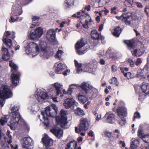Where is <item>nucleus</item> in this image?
Here are the masks:
<instances>
[{"mask_svg":"<svg viewBox=\"0 0 149 149\" xmlns=\"http://www.w3.org/2000/svg\"><path fill=\"white\" fill-rule=\"evenodd\" d=\"M75 113L78 116H84L85 115L83 110L79 108H77L75 111Z\"/></svg>","mask_w":149,"mask_h":149,"instance_id":"58836bf2","label":"nucleus"},{"mask_svg":"<svg viewBox=\"0 0 149 149\" xmlns=\"http://www.w3.org/2000/svg\"><path fill=\"white\" fill-rule=\"evenodd\" d=\"M64 3L65 6L68 8L74 5H76L78 4L77 1L75 0H66Z\"/></svg>","mask_w":149,"mask_h":149,"instance_id":"b1692460","label":"nucleus"},{"mask_svg":"<svg viewBox=\"0 0 149 149\" xmlns=\"http://www.w3.org/2000/svg\"><path fill=\"white\" fill-rule=\"evenodd\" d=\"M50 131L59 139L60 138L63 136V130L59 127H53L50 129Z\"/></svg>","mask_w":149,"mask_h":149,"instance_id":"6ab92c4d","label":"nucleus"},{"mask_svg":"<svg viewBox=\"0 0 149 149\" xmlns=\"http://www.w3.org/2000/svg\"><path fill=\"white\" fill-rule=\"evenodd\" d=\"M6 137H4V139L5 141L7 142L8 144H10L12 142V137L11 135H8Z\"/></svg>","mask_w":149,"mask_h":149,"instance_id":"79ce46f5","label":"nucleus"},{"mask_svg":"<svg viewBox=\"0 0 149 149\" xmlns=\"http://www.w3.org/2000/svg\"><path fill=\"white\" fill-rule=\"evenodd\" d=\"M10 35V33L9 31H7L5 32L3 38V42L9 48H10L12 46L11 40L8 38V37Z\"/></svg>","mask_w":149,"mask_h":149,"instance_id":"f3484780","label":"nucleus"},{"mask_svg":"<svg viewBox=\"0 0 149 149\" xmlns=\"http://www.w3.org/2000/svg\"><path fill=\"white\" fill-rule=\"evenodd\" d=\"M9 117L10 116L8 115H5L3 117H2L0 120L1 124L2 125H4L6 123Z\"/></svg>","mask_w":149,"mask_h":149,"instance_id":"c9c22d12","label":"nucleus"},{"mask_svg":"<svg viewBox=\"0 0 149 149\" xmlns=\"http://www.w3.org/2000/svg\"><path fill=\"white\" fill-rule=\"evenodd\" d=\"M11 66V74L10 76L11 81L12 85L16 86L19 82L20 74L17 72L18 67L17 66Z\"/></svg>","mask_w":149,"mask_h":149,"instance_id":"0eeeda50","label":"nucleus"},{"mask_svg":"<svg viewBox=\"0 0 149 149\" xmlns=\"http://www.w3.org/2000/svg\"><path fill=\"white\" fill-rule=\"evenodd\" d=\"M32 18L33 22H34V21H37L39 19V17L36 16H33Z\"/></svg>","mask_w":149,"mask_h":149,"instance_id":"4d7b16f0","label":"nucleus"},{"mask_svg":"<svg viewBox=\"0 0 149 149\" xmlns=\"http://www.w3.org/2000/svg\"><path fill=\"white\" fill-rule=\"evenodd\" d=\"M146 74L148 78H149V68L148 66H145L143 69L142 70Z\"/></svg>","mask_w":149,"mask_h":149,"instance_id":"37998d69","label":"nucleus"},{"mask_svg":"<svg viewBox=\"0 0 149 149\" xmlns=\"http://www.w3.org/2000/svg\"><path fill=\"white\" fill-rule=\"evenodd\" d=\"M142 63V61L141 59L139 58L137 59V61L136 62V65H138L139 64H141Z\"/></svg>","mask_w":149,"mask_h":149,"instance_id":"69168bd1","label":"nucleus"},{"mask_svg":"<svg viewBox=\"0 0 149 149\" xmlns=\"http://www.w3.org/2000/svg\"><path fill=\"white\" fill-rule=\"evenodd\" d=\"M145 12L146 15L148 17H149V7L146 6L145 8Z\"/></svg>","mask_w":149,"mask_h":149,"instance_id":"5fc2aeb1","label":"nucleus"},{"mask_svg":"<svg viewBox=\"0 0 149 149\" xmlns=\"http://www.w3.org/2000/svg\"><path fill=\"white\" fill-rule=\"evenodd\" d=\"M23 140V142L22 146L23 148L28 149L33 148L34 143L31 138L29 137H25Z\"/></svg>","mask_w":149,"mask_h":149,"instance_id":"f8f14e48","label":"nucleus"},{"mask_svg":"<svg viewBox=\"0 0 149 149\" xmlns=\"http://www.w3.org/2000/svg\"><path fill=\"white\" fill-rule=\"evenodd\" d=\"M124 118V117L122 118H121V120L120 121L119 124L121 126L124 125L126 123V120Z\"/></svg>","mask_w":149,"mask_h":149,"instance_id":"49530a36","label":"nucleus"},{"mask_svg":"<svg viewBox=\"0 0 149 149\" xmlns=\"http://www.w3.org/2000/svg\"><path fill=\"white\" fill-rule=\"evenodd\" d=\"M65 68V66H55L54 68L56 73L59 74L61 73Z\"/></svg>","mask_w":149,"mask_h":149,"instance_id":"c85d7f7f","label":"nucleus"},{"mask_svg":"<svg viewBox=\"0 0 149 149\" xmlns=\"http://www.w3.org/2000/svg\"><path fill=\"white\" fill-rule=\"evenodd\" d=\"M141 88L143 91L146 94H149V84L145 82H143Z\"/></svg>","mask_w":149,"mask_h":149,"instance_id":"5701e85b","label":"nucleus"},{"mask_svg":"<svg viewBox=\"0 0 149 149\" xmlns=\"http://www.w3.org/2000/svg\"><path fill=\"white\" fill-rule=\"evenodd\" d=\"M12 96V93L8 86L7 85H2L0 91V104L2 107L5 103V99L10 98Z\"/></svg>","mask_w":149,"mask_h":149,"instance_id":"39448f33","label":"nucleus"},{"mask_svg":"<svg viewBox=\"0 0 149 149\" xmlns=\"http://www.w3.org/2000/svg\"><path fill=\"white\" fill-rule=\"evenodd\" d=\"M128 61L130 65H134V62L133 60L132 59L130 58H129Z\"/></svg>","mask_w":149,"mask_h":149,"instance_id":"338daca9","label":"nucleus"},{"mask_svg":"<svg viewBox=\"0 0 149 149\" xmlns=\"http://www.w3.org/2000/svg\"><path fill=\"white\" fill-rule=\"evenodd\" d=\"M138 135L145 142H147L149 140V134H144L143 127L141 125H140L139 126L138 131Z\"/></svg>","mask_w":149,"mask_h":149,"instance_id":"4468645a","label":"nucleus"},{"mask_svg":"<svg viewBox=\"0 0 149 149\" xmlns=\"http://www.w3.org/2000/svg\"><path fill=\"white\" fill-rule=\"evenodd\" d=\"M56 32L54 29H51L47 31L46 34V38L49 41L53 42L55 38Z\"/></svg>","mask_w":149,"mask_h":149,"instance_id":"a211bd4d","label":"nucleus"},{"mask_svg":"<svg viewBox=\"0 0 149 149\" xmlns=\"http://www.w3.org/2000/svg\"><path fill=\"white\" fill-rule=\"evenodd\" d=\"M39 45L40 49V52L39 47L36 43L32 42L28 43L25 47L26 53L31 55L32 57H34L39 53L40 56L43 58H49V55L47 51V43L44 41H41Z\"/></svg>","mask_w":149,"mask_h":149,"instance_id":"f257e3e1","label":"nucleus"},{"mask_svg":"<svg viewBox=\"0 0 149 149\" xmlns=\"http://www.w3.org/2000/svg\"><path fill=\"white\" fill-rule=\"evenodd\" d=\"M1 148L2 149H9L10 146L9 144L7 143V142L5 141H1L0 143Z\"/></svg>","mask_w":149,"mask_h":149,"instance_id":"e433bc0d","label":"nucleus"},{"mask_svg":"<svg viewBox=\"0 0 149 149\" xmlns=\"http://www.w3.org/2000/svg\"><path fill=\"white\" fill-rule=\"evenodd\" d=\"M19 109V105H15L11 108V112L10 115L11 116L10 121L8 124L11 129L13 128V126L15 124L18 123L22 124L24 123V120L21 117L18 110Z\"/></svg>","mask_w":149,"mask_h":149,"instance_id":"7ed1b4c3","label":"nucleus"},{"mask_svg":"<svg viewBox=\"0 0 149 149\" xmlns=\"http://www.w3.org/2000/svg\"><path fill=\"white\" fill-rule=\"evenodd\" d=\"M144 30L145 32H149V26L148 25H145L144 27Z\"/></svg>","mask_w":149,"mask_h":149,"instance_id":"774afa93","label":"nucleus"},{"mask_svg":"<svg viewBox=\"0 0 149 149\" xmlns=\"http://www.w3.org/2000/svg\"><path fill=\"white\" fill-rule=\"evenodd\" d=\"M12 13L14 15H20L22 12L21 6L17 3H14L12 9Z\"/></svg>","mask_w":149,"mask_h":149,"instance_id":"2eb2a0df","label":"nucleus"},{"mask_svg":"<svg viewBox=\"0 0 149 149\" xmlns=\"http://www.w3.org/2000/svg\"><path fill=\"white\" fill-rule=\"evenodd\" d=\"M105 134L106 136L108 138H110L111 136V132L108 131H106L105 132Z\"/></svg>","mask_w":149,"mask_h":149,"instance_id":"bf43d9fd","label":"nucleus"},{"mask_svg":"<svg viewBox=\"0 0 149 149\" xmlns=\"http://www.w3.org/2000/svg\"><path fill=\"white\" fill-rule=\"evenodd\" d=\"M43 33L42 29L38 27L34 30H32L31 31L29 35V37L31 40H35L40 38Z\"/></svg>","mask_w":149,"mask_h":149,"instance_id":"1a4fd4ad","label":"nucleus"},{"mask_svg":"<svg viewBox=\"0 0 149 149\" xmlns=\"http://www.w3.org/2000/svg\"><path fill=\"white\" fill-rule=\"evenodd\" d=\"M95 69L93 66H85V71L92 73H93L95 71Z\"/></svg>","mask_w":149,"mask_h":149,"instance_id":"f704fd0d","label":"nucleus"},{"mask_svg":"<svg viewBox=\"0 0 149 149\" xmlns=\"http://www.w3.org/2000/svg\"><path fill=\"white\" fill-rule=\"evenodd\" d=\"M67 21H63L60 24V27L63 28L64 27V25L67 24Z\"/></svg>","mask_w":149,"mask_h":149,"instance_id":"680f3d73","label":"nucleus"},{"mask_svg":"<svg viewBox=\"0 0 149 149\" xmlns=\"http://www.w3.org/2000/svg\"><path fill=\"white\" fill-rule=\"evenodd\" d=\"M85 45L84 40V39H82L81 40H78L75 45V48L77 52L79 54L81 55L85 53L86 51L85 50L81 51L80 49L84 47Z\"/></svg>","mask_w":149,"mask_h":149,"instance_id":"ddd939ff","label":"nucleus"},{"mask_svg":"<svg viewBox=\"0 0 149 149\" xmlns=\"http://www.w3.org/2000/svg\"><path fill=\"white\" fill-rule=\"evenodd\" d=\"M81 87L90 98L95 97L97 91L96 89L87 83H83Z\"/></svg>","mask_w":149,"mask_h":149,"instance_id":"423d86ee","label":"nucleus"},{"mask_svg":"<svg viewBox=\"0 0 149 149\" xmlns=\"http://www.w3.org/2000/svg\"><path fill=\"white\" fill-rule=\"evenodd\" d=\"M109 81L110 84H113L116 86H118V82L116 78L115 77H113L112 79L109 80Z\"/></svg>","mask_w":149,"mask_h":149,"instance_id":"c03bdc74","label":"nucleus"},{"mask_svg":"<svg viewBox=\"0 0 149 149\" xmlns=\"http://www.w3.org/2000/svg\"><path fill=\"white\" fill-rule=\"evenodd\" d=\"M124 76L127 78L129 79L131 78L132 77L131 75V74L130 72H128L126 73H124Z\"/></svg>","mask_w":149,"mask_h":149,"instance_id":"09e8293b","label":"nucleus"},{"mask_svg":"<svg viewBox=\"0 0 149 149\" xmlns=\"http://www.w3.org/2000/svg\"><path fill=\"white\" fill-rule=\"evenodd\" d=\"M31 110L33 112H36L39 110V108L37 105H34L32 106Z\"/></svg>","mask_w":149,"mask_h":149,"instance_id":"a18cd8bd","label":"nucleus"},{"mask_svg":"<svg viewBox=\"0 0 149 149\" xmlns=\"http://www.w3.org/2000/svg\"><path fill=\"white\" fill-rule=\"evenodd\" d=\"M57 108L55 104H53L51 108L47 106L45 108V111L41 112L38 117L40 121L43 123L47 127H48L49 125L48 117H55L57 114Z\"/></svg>","mask_w":149,"mask_h":149,"instance_id":"f03ea898","label":"nucleus"},{"mask_svg":"<svg viewBox=\"0 0 149 149\" xmlns=\"http://www.w3.org/2000/svg\"><path fill=\"white\" fill-rule=\"evenodd\" d=\"M135 1L134 0H125L124 5L129 7H133L135 6Z\"/></svg>","mask_w":149,"mask_h":149,"instance_id":"7c9ffc66","label":"nucleus"},{"mask_svg":"<svg viewBox=\"0 0 149 149\" xmlns=\"http://www.w3.org/2000/svg\"><path fill=\"white\" fill-rule=\"evenodd\" d=\"M124 42L130 49H133L135 47V42L133 40H125Z\"/></svg>","mask_w":149,"mask_h":149,"instance_id":"c756f323","label":"nucleus"},{"mask_svg":"<svg viewBox=\"0 0 149 149\" xmlns=\"http://www.w3.org/2000/svg\"><path fill=\"white\" fill-rule=\"evenodd\" d=\"M67 112L63 110H62L60 112V116L57 117L56 120L57 124H59L61 127L66 128V126L68 122L66 115Z\"/></svg>","mask_w":149,"mask_h":149,"instance_id":"6e6552de","label":"nucleus"},{"mask_svg":"<svg viewBox=\"0 0 149 149\" xmlns=\"http://www.w3.org/2000/svg\"><path fill=\"white\" fill-rule=\"evenodd\" d=\"M99 15H97L96 17V20L98 23L100 22V16L102 17V13L100 11L99 12Z\"/></svg>","mask_w":149,"mask_h":149,"instance_id":"8fccbe9b","label":"nucleus"},{"mask_svg":"<svg viewBox=\"0 0 149 149\" xmlns=\"http://www.w3.org/2000/svg\"><path fill=\"white\" fill-rule=\"evenodd\" d=\"M89 128V124L87 120L85 118H82L81 120L79 128L76 127L75 131L76 133H79L83 131H86Z\"/></svg>","mask_w":149,"mask_h":149,"instance_id":"9d476101","label":"nucleus"},{"mask_svg":"<svg viewBox=\"0 0 149 149\" xmlns=\"http://www.w3.org/2000/svg\"><path fill=\"white\" fill-rule=\"evenodd\" d=\"M52 86L55 88L56 91V95H58L61 93L62 89L63 88V85L62 84L56 82L52 84Z\"/></svg>","mask_w":149,"mask_h":149,"instance_id":"412c9836","label":"nucleus"},{"mask_svg":"<svg viewBox=\"0 0 149 149\" xmlns=\"http://www.w3.org/2000/svg\"><path fill=\"white\" fill-rule=\"evenodd\" d=\"M144 50L142 48L140 49H136L133 52L132 51L133 55L136 56H140L143 54L144 52Z\"/></svg>","mask_w":149,"mask_h":149,"instance_id":"2f4dec72","label":"nucleus"},{"mask_svg":"<svg viewBox=\"0 0 149 149\" xmlns=\"http://www.w3.org/2000/svg\"><path fill=\"white\" fill-rule=\"evenodd\" d=\"M97 62L94 60H92L89 63H87L86 64L92 65H95L97 64Z\"/></svg>","mask_w":149,"mask_h":149,"instance_id":"603ef678","label":"nucleus"},{"mask_svg":"<svg viewBox=\"0 0 149 149\" xmlns=\"http://www.w3.org/2000/svg\"><path fill=\"white\" fill-rule=\"evenodd\" d=\"M118 20L121 19L127 25H130L134 23L133 21L136 20L137 17L134 14L131 12L124 13L120 16H116Z\"/></svg>","mask_w":149,"mask_h":149,"instance_id":"20e7f679","label":"nucleus"},{"mask_svg":"<svg viewBox=\"0 0 149 149\" xmlns=\"http://www.w3.org/2000/svg\"><path fill=\"white\" fill-rule=\"evenodd\" d=\"M63 104L66 108L68 109L70 108L72 105L77 107L78 104L73 98H68L65 100Z\"/></svg>","mask_w":149,"mask_h":149,"instance_id":"dca6fc26","label":"nucleus"},{"mask_svg":"<svg viewBox=\"0 0 149 149\" xmlns=\"http://www.w3.org/2000/svg\"><path fill=\"white\" fill-rule=\"evenodd\" d=\"M132 141L130 145V147L132 149H136L139 146V145L140 140L139 139H135Z\"/></svg>","mask_w":149,"mask_h":149,"instance_id":"a878e982","label":"nucleus"},{"mask_svg":"<svg viewBox=\"0 0 149 149\" xmlns=\"http://www.w3.org/2000/svg\"><path fill=\"white\" fill-rule=\"evenodd\" d=\"M117 9V8L116 7H114L113 8L111 9V13L112 14H117V12L116 11V10Z\"/></svg>","mask_w":149,"mask_h":149,"instance_id":"864d4df0","label":"nucleus"},{"mask_svg":"<svg viewBox=\"0 0 149 149\" xmlns=\"http://www.w3.org/2000/svg\"><path fill=\"white\" fill-rule=\"evenodd\" d=\"M107 116L106 121L108 123H113L115 120V115L110 112L106 113L104 117Z\"/></svg>","mask_w":149,"mask_h":149,"instance_id":"4be33fe9","label":"nucleus"},{"mask_svg":"<svg viewBox=\"0 0 149 149\" xmlns=\"http://www.w3.org/2000/svg\"><path fill=\"white\" fill-rule=\"evenodd\" d=\"M63 52L61 50H58L55 56L56 58H58L60 60H62V55L63 54Z\"/></svg>","mask_w":149,"mask_h":149,"instance_id":"a19ab883","label":"nucleus"},{"mask_svg":"<svg viewBox=\"0 0 149 149\" xmlns=\"http://www.w3.org/2000/svg\"><path fill=\"white\" fill-rule=\"evenodd\" d=\"M113 34L115 37H118L119 36L120 32V28L119 26H117L115 27L114 29L112 31Z\"/></svg>","mask_w":149,"mask_h":149,"instance_id":"473e14b6","label":"nucleus"},{"mask_svg":"<svg viewBox=\"0 0 149 149\" xmlns=\"http://www.w3.org/2000/svg\"><path fill=\"white\" fill-rule=\"evenodd\" d=\"M95 116L96 117V120H97L98 121L100 119L101 117V116L100 114L98 115V114L95 113Z\"/></svg>","mask_w":149,"mask_h":149,"instance_id":"0e129e2a","label":"nucleus"},{"mask_svg":"<svg viewBox=\"0 0 149 149\" xmlns=\"http://www.w3.org/2000/svg\"><path fill=\"white\" fill-rule=\"evenodd\" d=\"M79 101L82 103H84L88 100V99L82 93H79L77 95Z\"/></svg>","mask_w":149,"mask_h":149,"instance_id":"bb28decb","label":"nucleus"},{"mask_svg":"<svg viewBox=\"0 0 149 149\" xmlns=\"http://www.w3.org/2000/svg\"><path fill=\"white\" fill-rule=\"evenodd\" d=\"M135 5H136V6L138 8H141L143 7V6L141 3L136 2L135 1Z\"/></svg>","mask_w":149,"mask_h":149,"instance_id":"6e6d98bb","label":"nucleus"},{"mask_svg":"<svg viewBox=\"0 0 149 149\" xmlns=\"http://www.w3.org/2000/svg\"><path fill=\"white\" fill-rule=\"evenodd\" d=\"M134 120L136 118H140V115L139 113L136 112L134 113Z\"/></svg>","mask_w":149,"mask_h":149,"instance_id":"3c124183","label":"nucleus"},{"mask_svg":"<svg viewBox=\"0 0 149 149\" xmlns=\"http://www.w3.org/2000/svg\"><path fill=\"white\" fill-rule=\"evenodd\" d=\"M77 145V143L76 141H71L66 145L65 149H75Z\"/></svg>","mask_w":149,"mask_h":149,"instance_id":"cd10ccee","label":"nucleus"},{"mask_svg":"<svg viewBox=\"0 0 149 149\" xmlns=\"http://www.w3.org/2000/svg\"><path fill=\"white\" fill-rule=\"evenodd\" d=\"M91 37L94 39H98L99 38V34L96 30H94L91 31Z\"/></svg>","mask_w":149,"mask_h":149,"instance_id":"72a5a7b5","label":"nucleus"},{"mask_svg":"<svg viewBox=\"0 0 149 149\" xmlns=\"http://www.w3.org/2000/svg\"><path fill=\"white\" fill-rule=\"evenodd\" d=\"M118 116L120 117H125L127 114V109L125 107H118L117 110Z\"/></svg>","mask_w":149,"mask_h":149,"instance_id":"aec40b11","label":"nucleus"},{"mask_svg":"<svg viewBox=\"0 0 149 149\" xmlns=\"http://www.w3.org/2000/svg\"><path fill=\"white\" fill-rule=\"evenodd\" d=\"M109 1V0H97L99 3V7H101L106 4Z\"/></svg>","mask_w":149,"mask_h":149,"instance_id":"4c0bfd02","label":"nucleus"},{"mask_svg":"<svg viewBox=\"0 0 149 149\" xmlns=\"http://www.w3.org/2000/svg\"><path fill=\"white\" fill-rule=\"evenodd\" d=\"M34 95L36 98L39 102H41L48 98L47 94L43 89H37L35 91Z\"/></svg>","mask_w":149,"mask_h":149,"instance_id":"9b49d317","label":"nucleus"},{"mask_svg":"<svg viewBox=\"0 0 149 149\" xmlns=\"http://www.w3.org/2000/svg\"><path fill=\"white\" fill-rule=\"evenodd\" d=\"M2 58L5 60H7L10 58V55L8 50L5 48H2L1 52Z\"/></svg>","mask_w":149,"mask_h":149,"instance_id":"393cba45","label":"nucleus"},{"mask_svg":"<svg viewBox=\"0 0 149 149\" xmlns=\"http://www.w3.org/2000/svg\"><path fill=\"white\" fill-rule=\"evenodd\" d=\"M19 18V17H17V18L15 19H14V18L12 17L11 16L9 19V21L10 22H16L17 21L18 19Z\"/></svg>","mask_w":149,"mask_h":149,"instance_id":"de8ad7c7","label":"nucleus"},{"mask_svg":"<svg viewBox=\"0 0 149 149\" xmlns=\"http://www.w3.org/2000/svg\"><path fill=\"white\" fill-rule=\"evenodd\" d=\"M71 87L69 88L68 89V91L67 92L66 94L68 95H71L72 93V90H71Z\"/></svg>","mask_w":149,"mask_h":149,"instance_id":"052dcab7","label":"nucleus"},{"mask_svg":"<svg viewBox=\"0 0 149 149\" xmlns=\"http://www.w3.org/2000/svg\"><path fill=\"white\" fill-rule=\"evenodd\" d=\"M77 71L78 73H79L82 71L85 72V66H76Z\"/></svg>","mask_w":149,"mask_h":149,"instance_id":"ea45409f","label":"nucleus"},{"mask_svg":"<svg viewBox=\"0 0 149 149\" xmlns=\"http://www.w3.org/2000/svg\"><path fill=\"white\" fill-rule=\"evenodd\" d=\"M70 72V70H67L63 72V74L64 76H66L68 74H69Z\"/></svg>","mask_w":149,"mask_h":149,"instance_id":"13d9d810","label":"nucleus"},{"mask_svg":"<svg viewBox=\"0 0 149 149\" xmlns=\"http://www.w3.org/2000/svg\"><path fill=\"white\" fill-rule=\"evenodd\" d=\"M39 24L38 22H33L30 28H33L35 26H38Z\"/></svg>","mask_w":149,"mask_h":149,"instance_id":"e2e57ef3","label":"nucleus"}]
</instances>
